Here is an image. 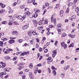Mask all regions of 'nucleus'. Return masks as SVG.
<instances>
[{
	"label": "nucleus",
	"mask_w": 79,
	"mask_h": 79,
	"mask_svg": "<svg viewBox=\"0 0 79 79\" xmlns=\"http://www.w3.org/2000/svg\"><path fill=\"white\" fill-rule=\"evenodd\" d=\"M55 14H53L51 16V21L52 23H54V24H56V18H55Z\"/></svg>",
	"instance_id": "obj_1"
},
{
	"label": "nucleus",
	"mask_w": 79,
	"mask_h": 79,
	"mask_svg": "<svg viewBox=\"0 0 79 79\" xmlns=\"http://www.w3.org/2000/svg\"><path fill=\"white\" fill-rule=\"evenodd\" d=\"M60 45L62 47H63L64 49L67 48V45L64 43V42L61 43Z\"/></svg>",
	"instance_id": "obj_2"
},
{
	"label": "nucleus",
	"mask_w": 79,
	"mask_h": 79,
	"mask_svg": "<svg viewBox=\"0 0 79 79\" xmlns=\"http://www.w3.org/2000/svg\"><path fill=\"white\" fill-rule=\"evenodd\" d=\"M56 51H57V50L55 49V50H54L52 51V56L53 57V58H54V57L55 56V55H56V53H57V52H56Z\"/></svg>",
	"instance_id": "obj_3"
},
{
	"label": "nucleus",
	"mask_w": 79,
	"mask_h": 79,
	"mask_svg": "<svg viewBox=\"0 0 79 79\" xmlns=\"http://www.w3.org/2000/svg\"><path fill=\"white\" fill-rule=\"evenodd\" d=\"M31 34H32L33 35H39V33L38 32H36L35 30H34V31H32L31 32Z\"/></svg>",
	"instance_id": "obj_4"
},
{
	"label": "nucleus",
	"mask_w": 79,
	"mask_h": 79,
	"mask_svg": "<svg viewBox=\"0 0 79 79\" xmlns=\"http://www.w3.org/2000/svg\"><path fill=\"white\" fill-rule=\"evenodd\" d=\"M52 57H50L48 59V64H50L52 61H53V59H52Z\"/></svg>",
	"instance_id": "obj_5"
},
{
	"label": "nucleus",
	"mask_w": 79,
	"mask_h": 79,
	"mask_svg": "<svg viewBox=\"0 0 79 79\" xmlns=\"http://www.w3.org/2000/svg\"><path fill=\"white\" fill-rule=\"evenodd\" d=\"M28 27H29V25L27 24L22 27V29L23 30H25V29H26L28 28Z\"/></svg>",
	"instance_id": "obj_6"
},
{
	"label": "nucleus",
	"mask_w": 79,
	"mask_h": 79,
	"mask_svg": "<svg viewBox=\"0 0 79 79\" xmlns=\"http://www.w3.org/2000/svg\"><path fill=\"white\" fill-rule=\"evenodd\" d=\"M9 51H10V52H12V51H13V49L11 48H8V49H7L5 51L4 53L6 54L9 53H10Z\"/></svg>",
	"instance_id": "obj_7"
},
{
	"label": "nucleus",
	"mask_w": 79,
	"mask_h": 79,
	"mask_svg": "<svg viewBox=\"0 0 79 79\" xmlns=\"http://www.w3.org/2000/svg\"><path fill=\"white\" fill-rule=\"evenodd\" d=\"M32 22L34 26L35 27H37V20H32Z\"/></svg>",
	"instance_id": "obj_8"
},
{
	"label": "nucleus",
	"mask_w": 79,
	"mask_h": 79,
	"mask_svg": "<svg viewBox=\"0 0 79 79\" xmlns=\"http://www.w3.org/2000/svg\"><path fill=\"white\" fill-rule=\"evenodd\" d=\"M64 13V11L62 10H61L60 11V16H63V14Z\"/></svg>",
	"instance_id": "obj_9"
},
{
	"label": "nucleus",
	"mask_w": 79,
	"mask_h": 79,
	"mask_svg": "<svg viewBox=\"0 0 79 79\" xmlns=\"http://www.w3.org/2000/svg\"><path fill=\"white\" fill-rule=\"evenodd\" d=\"M24 14L26 16H29L31 15V13L29 11H28V12H26L24 13Z\"/></svg>",
	"instance_id": "obj_10"
},
{
	"label": "nucleus",
	"mask_w": 79,
	"mask_h": 79,
	"mask_svg": "<svg viewBox=\"0 0 79 79\" xmlns=\"http://www.w3.org/2000/svg\"><path fill=\"white\" fill-rule=\"evenodd\" d=\"M12 34L14 35H18V33L16 31H14L12 32Z\"/></svg>",
	"instance_id": "obj_11"
},
{
	"label": "nucleus",
	"mask_w": 79,
	"mask_h": 79,
	"mask_svg": "<svg viewBox=\"0 0 79 79\" xmlns=\"http://www.w3.org/2000/svg\"><path fill=\"white\" fill-rule=\"evenodd\" d=\"M1 63L2 64V67L5 68V67L6 66V64H5V63H4L3 62H1Z\"/></svg>",
	"instance_id": "obj_12"
},
{
	"label": "nucleus",
	"mask_w": 79,
	"mask_h": 79,
	"mask_svg": "<svg viewBox=\"0 0 79 79\" xmlns=\"http://www.w3.org/2000/svg\"><path fill=\"white\" fill-rule=\"evenodd\" d=\"M15 42V41L14 40H11L9 41V44H13V43H14Z\"/></svg>",
	"instance_id": "obj_13"
},
{
	"label": "nucleus",
	"mask_w": 79,
	"mask_h": 79,
	"mask_svg": "<svg viewBox=\"0 0 79 79\" xmlns=\"http://www.w3.org/2000/svg\"><path fill=\"white\" fill-rule=\"evenodd\" d=\"M48 19H45L44 21V24H48Z\"/></svg>",
	"instance_id": "obj_14"
},
{
	"label": "nucleus",
	"mask_w": 79,
	"mask_h": 79,
	"mask_svg": "<svg viewBox=\"0 0 79 79\" xmlns=\"http://www.w3.org/2000/svg\"><path fill=\"white\" fill-rule=\"evenodd\" d=\"M4 70L5 71L9 72L10 71V69L9 68H5L4 69Z\"/></svg>",
	"instance_id": "obj_15"
},
{
	"label": "nucleus",
	"mask_w": 79,
	"mask_h": 79,
	"mask_svg": "<svg viewBox=\"0 0 79 79\" xmlns=\"http://www.w3.org/2000/svg\"><path fill=\"white\" fill-rule=\"evenodd\" d=\"M25 12H27L28 11H29V9L26 7L25 8L24 10Z\"/></svg>",
	"instance_id": "obj_16"
},
{
	"label": "nucleus",
	"mask_w": 79,
	"mask_h": 79,
	"mask_svg": "<svg viewBox=\"0 0 79 79\" xmlns=\"http://www.w3.org/2000/svg\"><path fill=\"white\" fill-rule=\"evenodd\" d=\"M69 7H68L67 8V10L65 12V13L67 14H68L69 13Z\"/></svg>",
	"instance_id": "obj_17"
},
{
	"label": "nucleus",
	"mask_w": 79,
	"mask_h": 79,
	"mask_svg": "<svg viewBox=\"0 0 79 79\" xmlns=\"http://www.w3.org/2000/svg\"><path fill=\"white\" fill-rule=\"evenodd\" d=\"M67 35L66 34L65 32H64L62 33V34L61 35L62 37H66Z\"/></svg>",
	"instance_id": "obj_18"
},
{
	"label": "nucleus",
	"mask_w": 79,
	"mask_h": 79,
	"mask_svg": "<svg viewBox=\"0 0 79 79\" xmlns=\"http://www.w3.org/2000/svg\"><path fill=\"white\" fill-rule=\"evenodd\" d=\"M73 5V3L72 2H69V3L68 4V6H72Z\"/></svg>",
	"instance_id": "obj_19"
},
{
	"label": "nucleus",
	"mask_w": 79,
	"mask_h": 79,
	"mask_svg": "<svg viewBox=\"0 0 79 79\" xmlns=\"http://www.w3.org/2000/svg\"><path fill=\"white\" fill-rule=\"evenodd\" d=\"M38 24L40 26H41L42 24V20H40L38 22Z\"/></svg>",
	"instance_id": "obj_20"
},
{
	"label": "nucleus",
	"mask_w": 79,
	"mask_h": 79,
	"mask_svg": "<svg viewBox=\"0 0 79 79\" xmlns=\"http://www.w3.org/2000/svg\"><path fill=\"white\" fill-rule=\"evenodd\" d=\"M6 73L5 72H4L3 73H0V75H1L2 76H3V75H6Z\"/></svg>",
	"instance_id": "obj_21"
},
{
	"label": "nucleus",
	"mask_w": 79,
	"mask_h": 79,
	"mask_svg": "<svg viewBox=\"0 0 79 79\" xmlns=\"http://www.w3.org/2000/svg\"><path fill=\"white\" fill-rule=\"evenodd\" d=\"M17 19H21L22 20V16L21 15H18L17 17Z\"/></svg>",
	"instance_id": "obj_22"
},
{
	"label": "nucleus",
	"mask_w": 79,
	"mask_h": 79,
	"mask_svg": "<svg viewBox=\"0 0 79 79\" xmlns=\"http://www.w3.org/2000/svg\"><path fill=\"white\" fill-rule=\"evenodd\" d=\"M34 69L35 71H38V67L37 66H35L34 68Z\"/></svg>",
	"instance_id": "obj_23"
},
{
	"label": "nucleus",
	"mask_w": 79,
	"mask_h": 79,
	"mask_svg": "<svg viewBox=\"0 0 79 79\" xmlns=\"http://www.w3.org/2000/svg\"><path fill=\"white\" fill-rule=\"evenodd\" d=\"M29 67L31 69H32L33 68V66H32V63L30 64L29 65Z\"/></svg>",
	"instance_id": "obj_24"
},
{
	"label": "nucleus",
	"mask_w": 79,
	"mask_h": 79,
	"mask_svg": "<svg viewBox=\"0 0 79 79\" xmlns=\"http://www.w3.org/2000/svg\"><path fill=\"white\" fill-rule=\"evenodd\" d=\"M62 24L61 23L57 25V27H59V28H61V27H62Z\"/></svg>",
	"instance_id": "obj_25"
},
{
	"label": "nucleus",
	"mask_w": 79,
	"mask_h": 79,
	"mask_svg": "<svg viewBox=\"0 0 79 79\" xmlns=\"http://www.w3.org/2000/svg\"><path fill=\"white\" fill-rule=\"evenodd\" d=\"M26 18V15H23V17H22V20L23 21V20L25 19Z\"/></svg>",
	"instance_id": "obj_26"
},
{
	"label": "nucleus",
	"mask_w": 79,
	"mask_h": 79,
	"mask_svg": "<svg viewBox=\"0 0 79 79\" xmlns=\"http://www.w3.org/2000/svg\"><path fill=\"white\" fill-rule=\"evenodd\" d=\"M4 58L5 60H9V59H10V57L9 56H6L4 57Z\"/></svg>",
	"instance_id": "obj_27"
},
{
	"label": "nucleus",
	"mask_w": 79,
	"mask_h": 79,
	"mask_svg": "<svg viewBox=\"0 0 79 79\" xmlns=\"http://www.w3.org/2000/svg\"><path fill=\"white\" fill-rule=\"evenodd\" d=\"M37 16H38V14L37 13H36L33 15V17H34V18H36L37 17Z\"/></svg>",
	"instance_id": "obj_28"
},
{
	"label": "nucleus",
	"mask_w": 79,
	"mask_h": 79,
	"mask_svg": "<svg viewBox=\"0 0 79 79\" xmlns=\"http://www.w3.org/2000/svg\"><path fill=\"white\" fill-rule=\"evenodd\" d=\"M72 18L73 19H76V15H72Z\"/></svg>",
	"instance_id": "obj_29"
},
{
	"label": "nucleus",
	"mask_w": 79,
	"mask_h": 79,
	"mask_svg": "<svg viewBox=\"0 0 79 79\" xmlns=\"http://www.w3.org/2000/svg\"><path fill=\"white\" fill-rule=\"evenodd\" d=\"M3 42L2 41L0 42V46H1L2 47H3Z\"/></svg>",
	"instance_id": "obj_30"
},
{
	"label": "nucleus",
	"mask_w": 79,
	"mask_h": 79,
	"mask_svg": "<svg viewBox=\"0 0 79 79\" xmlns=\"http://www.w3.org/2000/svg\"><path fill=\"white\" fill-rule=\"evenodd\" d=\"M26 55V52H24L21 53V55L22 56H24V55Z\"/></svg>",
	"instance_id": "obj_31"
},
{
	"label": "nucleus",
	"mask_w": 79,
	"mask_h": 79,
	"mask_svg": "<svg viewBox=\"0 0 79 79\" xmlns=\"http://www.w3.org/2000/svg\"><path fill=\"white\" fill-rule=\"evenodd\" d=\"M25 8V5H22L20 6V8L21 9H24Z\"/></svg>",
	"instance_id": "obj_32"
},
{
	"label": "nucleus",
	"mask_w": 79,
	"mask_h": 79,
	"mask_svg": "<svg viewBox=\"0 0 79 79\" xmlns=\"http://www.w3.org/2000/svg\"><path fill=\"white\" fill-rule=\"evenodd\" d=\"M74 47V43H72L69 46V47Z\"/></svg>",
	"instance_id": "obj_33"
},
{
	"label": "nucleus",
	"mask_w": 79,
	"mask_h": 79,
	"mask_svg": "<svg viewBox=\"0 0 79 79\" xmlns=\"http://www.w3.org/2000/svg\"><path fill=\"white\" fill-rule=\"evenodd\" d=\"M78 11H79V7H76V8H75V12H77Z\"/></svg>",
	"instance_id": "obj_34"
},
{
	"label": "nucleus",
	"mask_w": 79,
	"mask_h": 79,
	"mask_svg": "<svg viewBox=\"0 0 79 79\" xmlns=\"http://www.w3.org/2000/svg\"><path fill=\"white\" fill-rule=\"evenodd\" d=\"M60 6V5L59 4H57L56 5V7L55 8V9H56V8H58V7H59V6Z\"/></svg>",
	"instance_id": "obj_35"
},
{
	"label": "nucleus",
	"mask_w": 79,
	"mask_h": 79,
	"mask_svg": "<svg viewBox=\"0 0 79 79\" xmlns=\"http://www.w3.org/2000/svg\"><path fill=\"white\" fill-rule=\"evenodd\" d=\"M78 1L79 0H74L73 1V4L74 5H76V3H77V2H78Z\"/></svg>",
	"instance_id": "obj_36"
},
{
	"label": "nucleus",
	"mask_w": 79,
	"mask_h": 79,
	"mask_svg": "<svg viewBox=\"0 0 79 79\" xmlns=\"http://www.w3.org/2000/svg\"><path fill=\"white\" fill-rule=\"evenodd\" d=\"M50 8H53V6L52 5L48 7L47 8V9L48 10L49 9H50Z\"/></svg>",
	"instance_id": "obj_37"
},
{
	"label": "nucleus",
	"mask_w": 79,
	"mask_h": 79,
	"mask_svg": "<svg viewBox=\"0 0 79 79\" xmlns=\"http://www.w3.org/2000/svg\"><path fill=\"white\" fill-rule=\"evenodd\" d=\"M28 34L30 37H31V36H32V33H31V32L30 31L28 32Z\"/></svg>",
	"instance_id": "obj_38"
},
{
	"label": "nucleus",
	"mask_w": 79,
	"mask_h": 79,
	"mask_svg": "<svg viewBox=\"0 0 79 79\" xmlns=\"http://www.w3.org/2000/svg\"><path fill=\"white\" fill-rule=\"evenodd\" d=\"M49 28H53V25H49Z\"/></svg>",
	"instance_id": "obj_39"
},
{
	"label": "nucleus",
	"mask_w": 79,
	"mask_h": 79,
	"mask_svg": "<svg viewBox=\"0 0 79 79\" xmlns=\"http://www.w3.org/2000/svg\"><path fill=\"white\" fill-rule=\"evenodd\" d=\"M17 2H15L14 3L12 4L13 6H16V5H17Z\"/></svg>",
	"instance_id": "obj_40"
},
{
	"label": "nucleus",
	"mask_w": 79,
	"mask_h": 79,
	"mask_svg": "<svg viewBox=\"0 0 79 79\" xmlns=\"http://www.w3.org/2000/svg\"><path fill=\"white\" fill-rule=\"evenodd\" d=\"M6 23V21H5L2 22V24H5Z\"/></svg>",
	"instance_id": "obj_41"
},
{
	"label": "nucleus",
	"mask_w": 79,
	"mask_h": 79,
	"mask_svg": "<svg viewBox=\"0 0 79 79\" xmlns=\"http://www.w3.org/2000/svg\"><path fill=\"white\" fill-rule=\"evenodd\" d=\"M53 74H54V76H56V71H55V70H53Z\"/></svg>",
	"instance_id": "obj_42"
},
{
	"label": "nucleus",
	"mask_w": 79,
	"mask_h": 79,
	"mask_svg": "<svg viewBox=\"0 0 79 79\" xmlns=\"http://www.w3.org/2000/svg\"><path fill=\"white\" fill-rule=\"evenodd\" d=\"M31 2H32V0H28L27 1L28 3H31Z\"/></svg>",
	"instance_id": "obj_43"
},
{
	"label": "nucleus",
	"mask_w": 79,
	"mask_h": 79,
	"mask_svg": "<svg viewBox=\"0 0 79 79\" xmlns=\"http://www.w3.org/2000/svg\"><path fill=\"white\" fill-rule=\"evenodd\" d=\"M1 8H5V5H4L2 3V4L1 6Z\"/></svg>",
	"instance_id": "obj_44"
},
{
	"label": "nucleus",
	"mask_w": 79,
	"mask_h": 79,
	"mask_svg": "<svg viewBox=\"0 0 79 79\" xmlns=\"http://www.w3.org/2000/svg\"><path fill=\"white\" fill-rule=\"evenodd\" d=\"M4 13V11H3V10H1L0 11V14H2V13Z\"/></svg>",
	"instance_id": "obj_45"
},
{
	"label": "nucleus",
	"mask_w": 79,
	"mask_h": 79,
	"mask_svg": "<svg viewBox=\"0 0 79 79\" xmlns=\"http://www.w3.org/2000/svg\"><path fill=\"white\" fill-rule=\"evenodd\" d=\"M50 34H51V32L49 31H48V32H47V35L48 36V35H50Z\"/></svg>",
	"instance_id": "obj_46"
},
{
	"label": "nucleus",
	"mask_w": 79,
	"mask_h": 79,
	"mask_svg": "<svg viewBox=\"0 0 79 79\" xmlns=\"http://www.w3.org/2000/svg\"><path fill=\"white\" fill-rule=\"evenodd\" d=\"M13 24L14 25H17V22L16 21H14L13 22Z\"/></svg>",
	"instance_id": "obj_47"
},
{
	"label": "nucleus",
	"mask_w": 79,
	"mask_h": 79,
	"mask_svg": "<svg viewBox=\"0 0 79 79\" xmlns=\"http://www.w3.org/2000/svg\"><path fill=\"white\" fill-rule=\"evenodd\" d=\"M16 59H17V57L15 56L14 57V58L13 59V61H14L15 60H16Z\"/></svg>",
	"instance_id": "obj_48"
},
{
	"label": "nucleus",
	"mask_w": 79,
	"mask_h": 79,
	"mask_svg": "<svg viewBox=\"0 0 79 79\" xmlns=\"http://www.w3.org/2000/svg\"><path fill=\"white\" fill-rule=\"evenodd\" d=\"M42 50H43V49H42V48H40L39 49V51L40 52H42Z\"/></svg>",
	"instance_id": "obj_49"
},
{
	"label": "nucleus",
	"mask_w": 79,
	"mask_h": 79,
	"mask_svg": "<svg viewBox=\"0 0 79 79\" xmlns=\"http://www.w3.org/2000/svg\"><path fill=\"white\" fill-rule=\"evenodd\" d=\"M45 5L46 6H49V5H50V4L48 3H45Z\"/></svg>",
	"instance_id": "obj_50"
},
{
	"label": "nucleus",
	"mask_w": 79,
	"mask_h": 79,
	"mask_svg": "<svg viewBox=\"0 0 79 79\" xmlns=\"http://www.w3.org/2000/svg\"><path fill=\"white\" fill-rule=\"evenodd\" d=\"M30 77L31 78V79H32L33 78H34V77L32 75H30Z\"/></svg>",
	"instance_id": "obj_51"
},
{
	"label": "nucleus",
	"mask_w": 79,
	"mask_h": 79,
	"mask_svg": "<svg viewBox=\"0 0 79 79\" xmlns=\"http://www.w3.org/2000/svg\"><path fill=\"white\" fill-rule=\"evenodd\" d=\"M38 72L39 74H40L42 72V70L40 69L38 70Z\"/></svg>",
	"instance_id": "obj_52"
},
{
	"label": "nucleus",
	"mask_w": 79,
	"mask_h": 79,
	"mask_svg": "<svg viewBox=\"0 0 79 79\" xmlns=\"http://www.w3.org/2000/svg\"><path fill=\"white\" fill-rule=\"evenodd\" d=\"M47 12V10L46 9H44V13H43V15H44V14L45 13Z\"/></svg>",
	"instance_id": "obj_53"
},
{
	"label": "nucleus",
	"mask_w": 79,
	"mask_h": 79,
	"mask_svg": "<svg viewBox=\"0 0 79 79\" xmlns=\"http://www.w3.org/2000/svg\"><path fill=\"white\" fill-rule=\"evenodd\" d=\"M18 42H19V43H21L22 42H23V40H18Z\"/></svg>",
	"instance_id": "obj_54"
},
{
	"label": "nucleus",
	"mask_w": 79,
	"mask_h": 79,
	"mask_svg": "<svg viewBox=\"0 0 79 79\" xmlns=\"http://www.w3.org/2000/svg\"><path fill=\"white\" fill-rule=\"evenodd\" d=\"M36 66H38V67H40V66H42V64H38Z\"/></svg>",
	"instance_id": "obj_55"
},
{
	"label": "nucleus",
	"mask_w": 79,
	"mask_h": 79,
	"mask_svg": "<svg viewBox=\"0 0 79 79\" xmlns=\"http://www.w3.org/2000/svg\"><path fill=\"white\" fill-rule=\"evenodd\" d=\"M40 10H37L35 12V13H40Z\"/></svg>",
	"instance_id": "obj_56"
},
{
	"label": "nucleus",
	"mask_w": 79,
	"mask_h": 79,
	"mask_svg": "<svg viewBox=\"0 0 79 79\" xmlns=\"http://www.w3.org/2000/svg\"><path fill=\"white\" fill-rule=\"evenodd\" d=\"M16 39L15 37L14 38L13 37H10V39H11V40L12 39Z\"/></svg>",
	"instance_id": "obj_57"
},
{
	"label": "nucleus",
	"mask_w": 79,
	"mask_h": 79,
	"mask_svg": "<svg viewBox=\"0 0 79 79\" xmlns=\"http://www.w3.org/2000/svg\"><path fill=\"white\" fill-rule=\"evenodd\" d=\"M48 71L49 73H51V70H50V68H48Z\"/></svg>",
	"instance_id": "obj_58"
},
{
	"label": "nucleus",
	"mask_w": 79,
	"mask_h": 79,
	"mask_svg": "<svg viewBox=\"0 0 79 79\" xmlns=\"http://www.w3.org/2000/svg\"><path fill=\"white\" fill-rule=\"evenodd\" d=\"M42 59V56H40V57L39 58V61H40V60Z\"/></svg>",
	"instance_id": "obj_59"
},
{
	"label": "nucleus",
	"mask_w": 79,
	"mask_h": 79,
	"mask_svg": "<svg viewBox=\"0 0 79 79\" xmlns=\"http://www.w3.org/2000/svg\"><path fill=\"white\" fill-rule=\"evenodd\" d=\"M68 21H69V20H68L67 19H66L64 21V22L65 23H67V22H68Z\"/></svg>",
	"instance_id": "obj_60"
},
{
	"label": "nucleus",
	"mask_w": 79,
	"mask_h": 79,
	"mask_svg": "<svg viewBox=\"0 0 79 79\" xmlns=\"http://www.w3.org/2000/svg\"><path fill=\"white\" fill-rule=\"evenodd\" d=\"M0 35H4V32L0 33Z\"/></svg>",
	"instance_id": "obj_61"
},
{
	"label": "nucleus",
	"mask_w": 79,
	"mask_h": 79,
	"mask_svg": "<svg viewBox=\"0 0 79 79\" xmlns=\"http://www.w3.org/2000/svg\"><path fill=\"white\" fill-rule=\"evenodd\" d=\"M17 3H21V1L20 0H18L17 1Z\"/></svg>",
	"instance_id": "obj_62"
},
{
	"label": "nucleus",
	"mask_w": 79,
	"mask_h": 79,
	"mask_svg": "<svg viewBox=\"0 0 79 79\" xmlns=\"http://www.w3.org/2000/svg\"><path fill=\"white\" fill-rule=\"evenodd\" d=\"M22 77V79H25V77H26L25 75H23Z\"/></svg>",
	"instance_id": "obj_63"
},
{
	"label": "nucleus",
	"mask_w": 79,
	"mask_h": 79,
	"mask_svg": "<svg viewBox=\"0 0 79 79\" xmlns=\"http://www.w3.org/2000/svg\"><path fill=\"white\" fill-rule=\"evenodd\" d=\"M76 13H77V16H79V10L76 12Z\"/></svg>",
	"instance_id": "obj_64"
}]
</instances>
